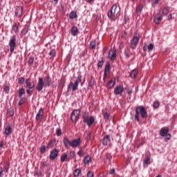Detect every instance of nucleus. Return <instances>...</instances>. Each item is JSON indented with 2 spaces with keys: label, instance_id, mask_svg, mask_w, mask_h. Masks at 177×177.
Listing matches in <instances>:
<instances>
[{
  "label": "nucleus",
  "instance_id": "nucleus-1",
  "mask_svg": "<svg viewBox=\"0 0 177 177\" xmlns=\"http://www.w3.org/2000/svg\"><path fill=\"white\" fill-rule=\"evenodd\" d=\"M140 115L141 118H147V110L143 106H138L136 107V114L131 115L132 121H137L140 122Z\"/></svg>",
  "mask_w": 177,
  "mask_h": 177
},
{
  "label": "nucleus",
  "instance_id": "nucleus-2",
  "mask_svg": "<svg viewBox=\"0 0 177 177\" xmlns=\"http://www.w3.org/2000/svg\"><path fill=\"white\" fill-rule=\"evenodd\" d=\"M50 84H52V79L49 75H47L44 78V80L42 77H39L36 89L37 92H41L44 88H49V86H50Z\"/></svg>",
  "mask_w": 177,
  "mask_h": 177
},
{
  "label": "nucleus",
  "instance_id": "nucleus-3",
  "mask_svg": "<svg viewBox=\"0 0 177 177\" xmlns=\"http://www.w3.org/2000/svg\"><path fill=\"white\" fill-rule=\"evenodd\" d=\"M82 81V75H81V72L79 73L77 79L75 80V82H71L67 87V91L66 93L68 95L70 91H72L73 92H75V91H78V85H80V83Z\"/></svg>",
  "mask_w": 177,
  "mask_h": 177
},
{
  "label": "nucleus",
  "instance_id": "nucleus-4",
  "mask_svg": "<svg viewBox=\"0 0 177 177\" xmlns=\"http://www.w3.org/2000/svg\"><path fill=\"white\" fill-rule=\"evenodd\" d=\"M118 16H120V8L116 4H114L108 12V17L112 21H115Z\"/></svg>",
  "mask_w": 177,
  "mask_h": 177
},
{
  "label": "nucleus",
  "instance_id": "nucleus-5",
  "mask_svg": "<svg viewBox=\"0 0 177 177\" xmlns=\"http://www.w3.org/2000/svg\"><path fill=\"white\" fill-rule=\"evenodd\" d=\"M140 41V33L138 31L135 32L133 36L130 41V48L131 49H136Z\"/></svg>",
  "mask_w": 177,
  "mask_h": 177
},
{
  "label": "nucleus",
  "instance_id": "nucleus-6",
  "mask_svg": "<svg viewBox=\"0 0 177 177\" xmlns=\"http://www.w3.org/2000/svg\"><path fill=\"white\" fill-rule=\"evenodd\" d=\"M80 114H81V110L75 109L72 111L71 115V120L73 122H77L80 120Z\"/></svg>",
  "mask_w": 177,
  "mask_h": 177
},
{
  "label": "nucleus",
  "instance_id": "nucleus-7",
  "mask_svg": "<svg viewBox=\"0 0 177 177\" xmlns=\"http://www.w3.org/2000/svg\"><path fill=\"white\" fill-rule=\"evenodd\" d=\"M82 141L81 140V138H77L76 139H73L71 140V147L73 149H77V147H80Z\"/></svg>",
  "mask_w": 177,
  "mask_h": 177
},
{
  "label": "nucleus",
  "instance_id": "nucleus-8",
  "mask_svg": "<svg viewBox=\"0 0 177 177\" xmlns=\"http://www.w3.org/2000/svg\"><path fill=\"white\" fill-rule=\"evenodd\" d=\"M10 52L12 53L15 52V47L16 46V35H13L9 41Z\"/></svg>",
  "mask_w": 177,
  "mask_h": 177
},
{
  "label": "nucleus",
  "instance_id": "nucleus-9",
  "mask_svg": "<svg viewBox=\"0 0 177 177\" xmlns=\"http://www.w3.org/2000/svg\"><path fill=\"white\" fill-rule=\"evenodd\" d=\"M124 92V85L120 84L115 87L113 93L114 95H122Z\"/></svg>",
  "mask_w": 177,
  "mask_h": 177
},
{
  "label": "nucleus",
  "instance_id": "nucleus-10",
  "mask_svg": "<svg viewBox=\"0 0 177 177\" xmlns=\"http://www.w3.org/2000/svg\"><path fill=\"white\" fill-rule=\"evenodd\" d=\"M23 6H17L15 9V17H18V19H21L23 17Z\"/></svg>",
  "mask_w": 177,
  "mask_h": 177
},
{
  "label": "nucleus",
  "instance_id": "nucleus-11",
  "mask_svg": "<svg viewBox=\"0 0 177 177\" xmlns=\"http://www.w3.org/2000/svg\"><path fill=\"white\" fill-rule=\"evenodd\" d=\"M115 86V77H111L106 84L107 89H113V88Z\"/></svg>",
  "mask_w": 177,
  "mask_h": 177
},
{
  "label": "nucleus",
  "instance_id": "nucleus-12",
  "mask_svg": "<svg viewBox=\"0 0 177 177\" xmlns=\"http://www.w3.org/2000/svg\"><path fill=\"white\" fill-rule=\"evenodd\" d=\"M95 116L91 115L88 118V119L87 118L86 120H85L83 122L84 124H86L87 127H88V128H91V127H92V125L93 124V122H95Z\"/></svg>",
  "mask_w": 177,
  "mask_h": 177
},
{
  "label": "nucleus",
  "instance_id": "nucleus-13",
  "mask_svg": "<svg viewBox=\"0 0 177 177\" xmlns=\"http://www.w3.org/2000/svg\"><path fill=\"white\" fill-rule=\"evenodd\" d=\"M108 57L110 60H111L112 62H114V60L117 59V54H116L115 50L111 48L109 50Z\"/></svg>",
  "mask_w": 177,
  "mask_h": 177
},
{
  "label": "nucleus",
  "instance_id": "nucleus-14",
  "mask_svg": "<svg viewBox=\"0 0 177 177\" xmlns=\"http://www.w3.org/2000/svg\"><path fill=\"white\" fill-rule=\"evenodd\" d=\"M58 155H59V150L55 148L53 150L50 151V153L49 156L50 160H51V161H53V160H56V158L57 157Z\"/></svg>",
  "mask_w": 177,
  "mask_h": 177
},
{
  "label": "nucleus",
  "instance_id": "nucleus-15",
  "mask_svg": "<svg viewBox=\"0 0 177 177\" xmlns=\"http://www.w3.org/2000/svg\"><path fill=\"white\" fill-rule=\"evenodd\" d=\"M25 84H26V88H28V89H34L35 87V84L34 82H31V78H27L25 80Z\"/></svg>",
  "mask_w": 177,
  "mask_h": 177
},
{
  "label": "nucleus",
  "instance_id": "nucleus-16",
  "mask_svg": "<svg viewBox=\"0 0 177 177\" xmlns=\"http://www.w3.org/2000/svg\"><path fill=\"white\" fill-rule=\"evenodd\" d=\"M142 49L145 52H147L148 50V52H151V50H153V49H154V44L153 43H150L149 44H144Z\"/></svg>",
  "mask_w": 177,
  "mask_h": 177
},
{
  "label": "nucleus",
  "instance_id": "nucleus-17",
  "mask_svg": "<svg viewBox=\"0 0 177 177\" xmlns=\"http://www.w3.org/2000/svg\"><path fill=\"white\" fill-rule=\"evenodd\" d=\"M63 144L65 149H70L71 147V140L67 136L63 138Z\"/></svg>",
  "mask_w": 177,
  "mask_h": 177
},
{
  "label": "nucleus",
  "instance_id": "nucleus-18",
  "mask_svg": "<svg viewBox=\"0 0 177 177\" xmlns=\"http://www.w3.org/2000/svg\"><path fill=\"white\" fill-rule=\"evenodd\" d=\"M111 138L110 135H105L102 139V145L104 146H107L110 143Z\"/></svg>",
  "mask_w": 177,
  "mask_h": 177
},
{
  "label": "nucleus",
  "instance_id": "nucleus-19",
  "mask_svg": "<svg viewBox=\"0 0 177 177\" xmlns=\"http://www.w3.org/2000/svg\"><path fill=\"white\" fill-rule=\"evenodd\" d=\"M12 132H13V130L12 129V127L8 124L4 130V135L9 136V135H12Z\"/></svg>",
  "mask_w": 177,
  "mask_h": 177
},
{
  "label": "nucleus",
  "instance_id": "nucleus-20",
  "mask_svg": "<svg viewBox=\"0 0 177 177\" xmlns=\"http://www.w3.org/2000/svg\"><path fill=\"white\" fill-rule=\"evenodd\" d=\"M44 117V109L41 108L36 115V120L39 121Z\"/></svg>",
  "mask_w": 177,
  "mask_h": 177
},
{
  "label": "nucleus",
  "instance_id": "nucleus-21",
  "mask_svg": "<svg viewBox=\"0 0 177 177\" xmlns=\"http://www.w3.org/2000/svg\"><path fill=\"white\" fill-rule=\"evenodd\" d=\"M55 145H56V139L54 138L53 140H50L48 143L47 144V149H52L53 147H55Z\"/></svg>",
  "mask_w": 177,
  "mask_h": 177
},
{
  "label": "nucleus",
  "instance_id": "nucleus-22",
  "mask_svg": "<svg viewBox=\"0 0 177 177\" xmlns=\"http://www.w3.org/2000/svg\"><path fill=\"white\" fill-rule=\"evenodd\" d=\"M169 132V129L168 127H163L161 129L160 135V136H165Z\"/></svg>",
  "mask_w": 177,
  "mask_h": 177
},
{
  "label": "nucleus",
  "instance_id": "nucleus-23",
  "mask_svg": "<svg viewBox=\"0 0 177 177\" xmlns=\"http://www.w3.org/2000/svg\"><path fill=\"white\" fill-rule=\"evenodd\" d=\"M132 53L131 52V49H129V48H126L124 49V56L126 57V59H129V57H131V56H132Z\"/></svg>",
  "mask_w": 177,
  "mask_h": 177
},
{
  "label": "nucleus",
  "instance_id": "nucleus-24",
  "mask_svg": "<svg viewBox=\"0 0 177 177\" xmlns=\"http://www.w3.org/2000/svg\"><path fill=\"white\" fill-rule=\"evenodd\" d=\"M110 68H111V65H110V62H106L105 67H104V74H105V76L109 74V73H110Z\"/></svg>",
  "mask_w": 177,
  "mask_h": 177
},
{
  "label": "nucleus",
  "instance_id": "nucleus-25",
  "mask_svg": "<svg viewBox=\"0 0 177 177\" xmlns=\"http://www.w3.org/2000/svg\"><path fill=\"white\" fill-rule=\"evenodd\" d=\"M104 62H106V58H104V57H102L101 58V60L98 61L97 63V68H102L103 67V65L104 64Z\"/></svg>",
  "mask_w": 177,
  "mask_h": 177
},
{
  "label": "nucleus",
  "instance_id": "nucleus-26",
  "mask_svg": "<svg viewBox=\"0 0 177 177\" xmlns=\"http://www.w3.org/2000/svg\"><path fill=\"white\" fill-rule=\"evenodd\" d=\"M138 75V70L133 69L129 73V77L130 78H136V76Z\"/></svg>",
  "mask_w": 177,
  "mask_h": 177
},
{
  "label": "nucleus",
  "instance_id": "nucleus-27",
  "mask_svg": "<svg viewBox=\"0 0 177 177\" xmlns=\"http://www.w3.org/2000/svg\"><path fill=\"white\" fill-rule=\"evenodd\" d=\"M71 34L73 37L78 35V28L77 26H73L71 28Z\"/></svg>",
  "mask_w": 177,
  "mask_h": 177
},
{
  "label": "nucleus",
  "instance_id": "nucleus-28",
  "mask_svg": "<svg viewBox=\"0 0 177 177\" xmlns=\"http://www.w3.org/2000/svg\"><path fill=\"white\" fill-rule=\"evenodd\" d=\"M77 17L78 15H77V12L75 11H72L69 14V18L71 19V20H74V19H77Z\"/></svg>",
  "mask_w": 177,
  "mask_h": 177
},
{
  "label": "nucleus",
  "instance_id": "nucleus-29",
  "mask_svg": "<svg viewBox=\"0 0 177 177\" xmlns=\"http://www.w3.org/2000/svg\"><path fill=\"white\" fill-rule=\"evenodd\" d=\"M95 77H93V76H91L88 82V86H90L91 88H93V86H95Z\"/></svg>",
  "mask_w": 177,
  "mask_h": 177
},
{
  "label": "nucleus",
  "instance_id": "nucleus-30",
  "mask_svg": "<svg viewBox=\"0 0 177 177\" xmlns=\"http://www.w3.org/2000/svg\"><path fill=\"white\" fill-rule=\"evenodd\" d=\"M144 167H147L150 164V156H146L143 161Z\"/></svg>",
  "mask_w": 177,
  "mask_h": 177
},
{
  "label": "nucleus",
  "instance_id": "nucleus-31",
  "mask_svg": "<svg viewBox=\"0 0 177 177\" xmlns=\"http://www.w3.org/2000/svg\"><path fill=\"white\" fill-rule=\"evenodd\" d=\"M12 30L15 32V34L19 33V26H17V23H15L14 25L12 26Z\"/></svg>",
  "mask_w": 177,
  "mask_h": 177
},
{
  "label": "nucleus",
  "instance_id": "nucleus-32",
  "mask_svg": "<svg viewBox=\"0 0 177 177\" xmlns=\"http://www.w3.org/2000/svg\"><path fill=\"white\" fill-rule=\"evenodd\" d=\"M143 10V6L142 5H138L136 8V13L138 15H140L142 13V10Z\"/></svg>",
  "mask_w": 177,
  "mask_h": 177
},
{
  "label": "nucleus",
  "instance_id": "nucleus-33",
  "mask_svg": "<svg viewBox=\"0 0 177 177\" xmlns=\"http://www.w3.org/2000/svg\"><path fill=\"white\" fill-rule=\"evenodd\" d=\"M90 49H96V40L90 42Z\"/></svg>",
  "mask_w": 177,
  "mask_h": 177
},
{
  "label": "nucleus",
  "instance_id": "nucleus-34",
  "mask_svg": "<svg viewBox=\"0 0 177 177\" xmlns=\"http://www.w3.org/2000/svg\"><path fill=\"white\" fill-rule=\"evenodd\" d=\"M67 157H68V155L66 153H64L62 154L61 156V162H64V161H66V160H67Z\"/></svg>",
  "mask_w": 177,
  "mask_h": 177
},
{
  "label": "nucleus",
  "instance_id": "nucleus-35",
  "mask_svg": "<svg viewBox=\"0 0 177 177\" xmlns=\"http://www.w3.org/2000/svg\"><path fill=\"white\" fill-rule=\"evenodd\" d=\"M83 122L89 118V113L85 111L82 115Z\"/></svg>",
  "mask_w": 177,
  "mask_h": 177
},
{
  "label": "nucleus",
  "instance_id": "nucleus-36",
  "mask_svg": "<svg viewBox=\"0 0 177 177\" xmlns=\"http://www.w3.org/2000/svg\"><path fill=\"white\" fill-rule=\"evenodd\" d=\"M7 113L10 117H13L15 115V109L11 108L7 111Z\"/></svg>",
  "mask_w": 177,
  "mask_h": 177
},
{
  "label": "nucleus",
  "instance_id": "nucleus-37",
  "mask_svg": "<svg viewBox=\"0 0 177 177\" xmlns=\"http://www.w3.org/2000/svg\"><path fill=\"white\" fill-rule=\"evenodd\" d=\"M89 161H91V157L87 155L86 157H84V164H85V165H88V164H89Z\"/></svg>",
  "mask_w": 177,
  "mask_h": 177
},
{
  "label": "nucleus",
  "instance_id": "nucleus-38",
  "mask_svg": "<svg viewBox=\"0 0 177 177\" xmlns=\"http://www.w3.org/2000/svg\"><path fill=\"white\" fill-rule=\"evenodd\" d=\"M24 93H26V90H24V88H21L19 90V97H21V96H23V95H24Z\"/></svg>",
  "mask_w": 177,
  "mask_h": 177
},
{
  "label": "nucleus",
  "instance_id": "nucleus-39",
  "mask_svg": "<svg viewBox=\"0 0 177 177\" xmlns=\"http://www.w3.org/2000/svg\"><path fill=\"white\" fill-rule=\"evenodd\" d=\"M161 14H158L156 16V24H160V23H161Z\"/></svg>",
  "mask_w": 177,
  "mask_h": 177
},
{
  "label": "nucleus",
  "instance_id": "nucleus-40",
  "mask_svg": "<svg viewBox=\"0 0 177 177\" xmlns=\"http://www.w3.org/2000/svg\"><path fill=\"white\" fill-rule=\"evenodd\" d=\"M10 91V88L9 87V86L6 84L3 86V91L5 92V93L6 94L9 93Z\"/></svg>",
  "mask_w": 177,
  "mask_h": 177
},
{
  "label": "nucleus",
  "instance_id": "nucleus-41",
  "mask_svg": "<svg viewBox=\"0 0 177 177\" xmlns=\"http://www.w3.org/2000/svg\"><path fill=\"white\" fill-rule=\"evenodd\" d=\"M28 63L29 66H32V64H34V57L32 56L29 57Z\"/></svg>",
  "mask_w": 177,
  "mask_h": 177
},
{
  "label": "nucleus",
  "instance_id": "nucleus-42",
  "mask_svg": "<svg viewBox=\"0 0 177 177\" xmlns=\"http://www.w3.org/2000/svg\"><path fill=\"white\" fill-rule=\"evenodd\" d=\"M46 149H47L46 146L41 145L40 147V153H41V154H44V153H45V151H46Z\"/></svg>",
  "mask_w": 177,
  "mask_h": 177
},
{
  "label": "nucleus",
  "instance_id": "nucleus-43",
  "mask_svg": "<svg viewBox=\"0 0 177 177\" xmlns=\"http://www.w3.org/2000/svg\"><path fill=\"white\" fill-rule=\"evenodd\" d=\"M49 56H50V57H55L56 56V50L53 49L50 50L49 53Z\"/></svg>",
  "mask_w": 177,
  "mask_h": 177
},
{
  "label": "nucleus",
  "instance_id": "nucleus-44",
  "mask_svg": "<svg viewBox=\"0 0 177 177\" xmlns=\"http://www.w3.org/2000/svg\"><path fill=\"white\" fill-rule=\"evenodd\" d=\"M80 174H81V170L80 169H77L73 171L74 176H80Z\"/></svg>",
  "mask_w": 177,
  "mask_h": 177
},
{
  "label": "nucleus",
  "instance_id": "nucleus-45",
  "mask_svg": "<svg viewBox=\"0 0 177 177\" xmlns=\"http://www.w3.org/2000/svg\"><path fill=\"white\" fill-rule=\"evenodd\" d=\"M103 116H104V120H106V121H107L109 120V118H110V114H109V113H107V112H104L103 113Z\"/></svg>",
  "mask_w": 177,
  "mask_h": 177
},
{
  "label": "nucleus",
  "instance_id": "nucleus-46",
  "mask_svg": "<svg viewBox=\"0 0 177 177\" xmlns=\"http://www.w3.org/2000/svg\"><path fill=\"white\" fill-rule=\"evenodd\" d=\"M27 32H28V28H23L22 30L21 31V35H26V34H27Z\"/></svg>",
  "mask_w": 177,
  "mask_h": 177
},
{
  "label": "nucleus",
  "instance_id": "nucleus-47",
  "mask_svg": "<svg viewBox=\"0 0 177 177\" xmlns=\"http://www.w3.org/2000/svg\"><path fill=\"white\" fill-rule=\"evenodd\" d=\"M18 84H19V85H23V84H24V77H19L18 79Z\"/></svg>",
  "mask_w": 177,
  "mask_h": 177
},
{
  "label": "nucleus",
  "instance_id": "nucleus-48",
  "mask_svg": "<svg viewBox=\"0 0 177 177\" xmlns=\"http://www.w3.org/2000/svg\"><path fill=\"white\" fill-rule=\"evenodd\" d=\"M70 158L73 160L75 157V151H71L69 153Z\"/></svg>",
  "mask_w": 177,
  "mask_h": 177
},
{
  "label": "nucleus",
  "instance_id": "nucleus-49",
  "mask_svg": "<svg viewBox=\"0 0 177 177\" xmlns=\"http://www.w3.org/2000/svg\"><path fill=\"white\" fill-rule=\"evenodd\" d=\"M129 23V17L127 15H124V24Z\"/></svg>",
  "mask_w": 177,
  "mask_h": 177
},
{
  "label": "nucleus",
  "instance_id": "nucleus-50",
  "mask_svg": "<svg viewBox=\"0 0 177 177\" xmlns=\"http://www.w3.org/2000/svg\"><path fill=\"white\" fill-rule=\"evenodd\" d=\"M106 160H109V161H111V158H113V156H111V153H107L106 154Z\"/></svg>",
  "mask_w": 177,
  "mask_h": 177
},
{
  "label": "nucleus",
  "instance_id": "nucleus-51",
  "mask_svg": "<svg viewBox=\"0 0 177 177\" xmlns=\"http://www.w3.org/2000/svg\"><path fill=\"white\" fill-rule=\"evenodd\" d=\"M95 176V173H93V171H89L87 173V177H93Z\"/></svg>",
  "mask_w": 177,
  "mask_h": 177
},
{
  "label": "nucleus",
  "instance_id": "nucleus-52",
  "mask_svg": "<svg viewBox=\"0 0 177 177\" xmlns=\"http://www.w3.org/2000/svg\"><path fill=\"white\" fill-rule=\"evenodd\" d=\"M56 133H57V136H62V129H60V128L57 129Z\"/></svg>",
  "mask_w": 177,
  "mask_h": 177
},
{
  "label": "nucleus",
  "instance_id": "nucleus-53",
  "mask_svg": "<svg viewBox=\"0 0 177 177\" xmlns=\"http://www.w3.org/2000/svg\"><path fill=\"white\" fill-rule=\"evenodd\" d=\"M32 89L33 88H27L26 89V93L28 95H29V96H31V95H32Z\"/></svg>",
  "mask_w": 177,
  "mask_h": 177
},
{
  "label": "nucleus",
  "instance_id": "nucleus-54",
  "mask_svg": "<svg viewBox=\"0 0 177 177\" xmlns=\"http://www.w3.org/2000/svg\"><path fill=\"white\" fill-rule=\"evenodd\" d=\"M168 13H169L168 8H165L162 10V15H164L165 16H167V15H168Z\"/></svg>",
  "mask_w": 177,
  "mask_h": 177
},
{
  "label": "nucleus",
  "instance_id": "nucleus-55",
  "mask_svg": "<svg viewBox=\"0 0 177 177\" xmlns=\"http://www.w3.org/2000/svg\"><path fill=\"white\" fill-rule=\"evenodd\" d=\"M171 136L170 133L167 134V135H166V137H165V142H168V140H170Z\"/></svg>",
  "mask_w": 177,
  "mask_h": 177
},
{
  "label": "nucleus",
  "instance_id": "nucleus-56",
  "mask_svg": "<svg viewBox=\"0 0 177 177\" xmlns=\"http://www.w3.org/2000/svg\"><path fill=\"white\" fill-rule=\"evenodd\" d=\"M3 172H4L3 167H0V177H3Z\"/></svg>",
  "mask_w": 177,
  "mask_h": 177
},
{
  "label": "nucleus",
  "instance_id": "nucleus-57",
  "mask_svg": "<svg viewBox=\"0 0 177 177\" xmlns=\"http://www.w3.org/2000/svg\"><path fill=\"white\" fill-rule=\"evenodd\" d=\"M59 86H64V80H63V79H61L60 80H59Z\"/></svg>",
  "mask_w": 177,
  "mask_h": 177
},
{
  "label": "nucleus",
  "instance_id": "nucleus-58",
  "mask_svg": "<svg viewBox=\"0 0 177 177\" xmlns=\"http://www.w3.org/2000/svg\"><path fill=\"white\" fill-rule=\"evenodd\" d=\"M110 175H114L115 174V169H112L109 171Z\"/></svg>",
  "mask_w": 177,
  "mask_h": 177
},
{
  "label": "nucleus",
  "instance_id": "nucleus-59",
  "mask_svg": "<svg viewBox=\"0 0 177 177\" xmlns=\"http://www.w3.org/2000/svg\"><path fill=\"white\" fill-rule=\"evenodd\" d=\"M107 47H104V48H103V50H102V55H103V56H104V55H105V53H106V52H107Z\"/></svg>",
  "mask_w": 177,
  "mask_h": 177
},
{
  "label": "nucleus",
  "instance_id": "nucleus-60",
  "mask_svg": "<svg viewBox=\"0 0 177 177\" xmlns=\"http://www.w3.org/2000/svg\"><path fill=\"white\" fill-rule=\"evenodd\" d=\"M127 95H129V96H131V95H132V89H130V88L127 89Z\"/></svg>",
  "mask_w": 177,
  "mask_h": 177
},
{
  "label": "nucleus",
  "instance_id": "nucleus-61",
  "mask_svg": "<svg viewBox=\"0 0 177 177\" xmlns=\"http://www.w3.org/2000/svg\"><path fill=\"white\" fill-rule=\"evenodd\" d=\"M24 104V100H23V98L22 99H21L20 100H19V106H21L22 104Z\"/></svg>",
  "mask_w": 177,
  "mask_h": 177
},
{
  "label": "nucleus",
  "instance_id": "nucleus-62",
  "mask_svg": "<svg viewBox=\"0 0 177 177\" xmlns=\"http://www.w3.org/2000/svg\"><path fill=\"white\" fill-rule=\"evenodd\" d=\"M87 51L86 50H84L82 52L81 56H82V57H84L85 56V55H86Z\"/></svg>",
  "mask_w": 177,
  "mask_h": 177
},
{
  "label": "nucleus",
  "instance_id": "nucleus-63",
  "mask_svg": "<svg viewBox=\"0 0 177 177\" xmlns=\"http://www.w3.org/2000/svg\"><path fill=\"white\" fill-rule=\"evenodd\" d=\"M47 165H48V163L46 162H43L41 163V168H45Z\"/></svg>",
  "mask_w": 177,
  "mask_h": 177
},
{
  "label": "nucleus",
  "instance_id": "nucleus-64",
  "mask_svg": "<svg viewBox=\"0 0 177 177\" xmlns=\"http://www.w3.org/2000/svg\"><path fill=\"white\" fill-rule=\"evenodd\" d=\"M77 154L80 156H82V154H84V151L82 150H80L78 152H77Z\"/></svg>",
  "mask_w": 177,
  "mask_h": 177
}]
</instances>
